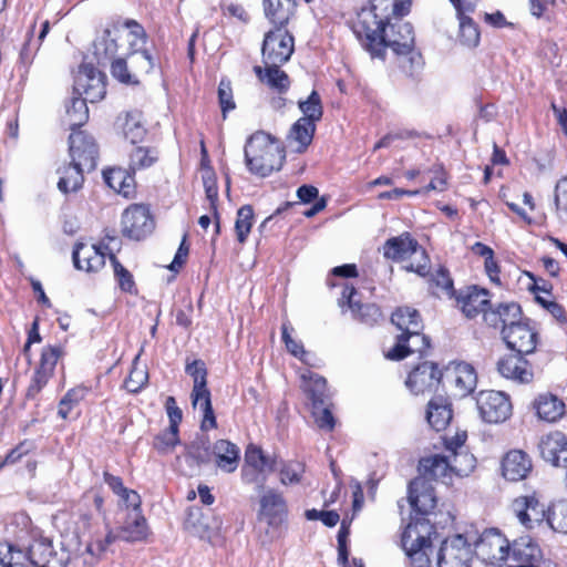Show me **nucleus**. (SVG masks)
Here are the masks:
<instances>
[{"mask_svg": "<svg viewBox=\"0 0 567 567\" xmlns=\"http://www.w3.org/2000/svg\"><path fill=\"white\" fill-rule=\"evenodd\" d=\"M132 73L135 74V79H138V74H146L152 71L154 66L152 55L142 49H134L126 55Z\"/></svg>", "mask_w": 567, "mask_h": 567, "instance_id": "46", "label": "nucleus"}, {"mask_svg": "<svg viewBox=\"0 0 567 567\" xmlns=\"http://www.w3.org/2000/svg\"><path fill=\"white\" fill-rule=\"evenodd\" d=\"M349 536V528L346 526L344 522L341 524V527L338 532V563L342 567L348 566L349 550L347 546V540Z\"/></svg>", "mask_w": 567, "mask_h": 567, "instance_id": "63", "label": "nucleus"}, {"mask_svg": "<svg viewBox=\"0 0 567 567\" xmlns=\"http://www.w3.org/2000/svg\"><path fill=\"white\" fill-rule=\"evenodd\" d=\"M194 408L199 406L203 413L200 427L204 431L215 429L217 426L216 416L213 410L210 392L203 393L202 395L192 396Z\"/></svg>", "mask_w": 567, "mask_h": 567, "instance_id": "44", "label": "nucleus"}, {"mask_svg": "<svg viewBox=\"0 0 567 567\" xmlns=\"http://www.w3.org/2000/svg\"><path fill=\"white\" fill-rule=\"evenodd\" d=\"M295 50L293 37L285 27H276L265 34L261 53L265 65L281 66Z\"/></svg>", "mask_w": 567, "mask_h": 567, "instance_id": "6", "label": "nucleus"}, {"mask_svg": "<svg viewBox=\"0 0 567 567\" xmlns=\"http://www.w3.org/2000/svg\"><path fill=\"white\" fill-rule=\"evenodd\" d=\"M72 258L76 269L87 272L97 271L105 265V256L95 245L78 243Z\"/></svg>", "mask_w": 567, "mask_h": 567, "instance_id": "25", "label": "nucleus"}, {"mask_svg": "<svg viewBox=\"0 0 567 567\" xmlns=\"http://www.w3.org/2000/svg\"><path fill=\"white\" fill-rule=\"evenodd\" d=\"M71 161L82 165L87 172L96 166L97 145L94 138L82 131L72 132L69 137Z\"/></svg>", "mask_w": 567, "mask_h": 567, "instance_id": "14", "label": "nucleus"}, {"mask_svg": "<svg viewBox=\"0 0 567 567\" xmlns=\"http://www.w3.org/2000/svg\"><path fill=\"white\" fill-rule=\"evenodd\" d=\"M315 132V123L309 122L306 118H299L291 126L287 138L291 145L296 144V152L303 153L311 144Z\"/></svg>", "mask_w": 567, "mask_h": 567, "instance_id": "35", "label": "nucleus"}, {"mask_svg": "<svg viewBox=\"0 0 567 567\" xmlns=\"http://www.w3.org/2000/svg\"><path fill=\"white\" fill-rule=\"evenodd\" d=\"M373 0L368 8H362L353 25V32L369 51L372 58H382L385 48H391L396 54L405 55L414 48V32L411 23L396 20L385 22L377 13L378 4Z\"/></svg>", "mask_w": 567, "mask_h": 567, "instance_id": "1", "label": "nucleus"}, {"mask_svg": "<svg viewBox=\"0 0 567 567\" xmlns=\"http://www.w3.org/2000/svg\"><path fill=\"white\" fill-rule=\"evenodd\" d=\"M383 256L393 261H403L419 250V243L410 235L403 233L396 237L389 238L383 247Z\"/></svg>", "mask_w": 567, "mask_h": 567, "instance_id": "27", "label": "nucleus"}, {"mask_svg": "<svg viewBox=\"0 0 567 567\" xmlns=\"http://www.w3.org/2000/svg\"><path fill=\"white\" fill-rule=\"evenodd\" d=\"M409 503L420 515L430 514L436 506L434 488L425 477H416L409 485Z\"/></svg>", "mask_w": 567, "mask_h": 567, "instance_id": "20", "label": "nucleus"}, {"mask_svg": "<svg viewBox=\"0 0 567 567\" xmlns=\"http://www.w3.org/2000/svg\"><path fill=\"white\" fill-rule=\"evenodd\" d=\"M25 554V561L33 567H68L74 564L70 551L64 548L55 549L49 538H37L29 545Z\"/></svg>", "mask_w": 567, "mask_h": 567, "instance_id": "8", "label": "nucleus"}, {"mask_svg": "<svg viewBox=\"0 0 567 567\" xmlns=\"http://www.w3.org/2000/svg\"><path fill=\"white\" fill-rule=\"evenodd\" d=\"M177 444H179L178 429L173 426H168L166 430L158 433L153 440V447L159 454L171 453Z\"/></svg>", "mask_w": 567, "mask_h": 567, "instance_id": "52", "label": "nucleus"}, {"mask_svg": "<svg viewBox=\"0 0 567 567\" xmlns=\"http://www.w3.org/2000/svg\"><path fill=\"white\" fill-rule=\"evenodd\" d=\"M512 509L522 525L532 529L547 523L548 509L535 495L519 496L513 501Z\"/></svg>", "mask_w": 567, "mask_h": 567, "instance_id": "17", "label": "nucleus"}, {"mask_svg": "<svg viewBox=\"0 0 567 567\" xmlns=\"http://www.w3.org/2000/svg\"><path fill=\"white\" fill-rule=\"evenodd\" d=\"M51 377V373L44 372L37 368L32 381L27 390V398L34 399L38 393L45 386Z\"/></svg>", "mask_w": 567, "mask_h": 567, "instance_id": "64", "label": "nucleus"}, {"mask_svg": "<svg viewBox=\"0 0 567 567\" xmlns=\"http://www.w3.org/2000/svg\"><path fill=\"white\" fill-rule=\"evenodd\" d=\"M509 546L496 529L485 530L476 543V555L485 564L499 567L509 557Z\"/></svg>", "mask_w": 567, "mask_h": 567, "instance_id": "12", "label": "nucleus"}, {"mask_svg": "<svg viewBox=\"0 0 567 567\" xmlns=\"http://www.w3.org/2000/svg\"><path fill=\"white\" fill-rule=\"evenodd\" d=\"M421 477L429 480H441L444 484H449L453 477L451 458L447 455L435 454L424 457L420 461Z\"/></svg>", "mask_w": 567, "mask_h": 567, "instance_id": "26", "label": "nucleus"}, {"mask_svg": "<svg viewBox=\"0 0 567 567\" xmlns=\"http://www.w3.org/2000/svg\"><path fill=\"white\" fill-rule=\"evenodd\" d=\"M212 456L213 450L210 451L208 440L198 437L186 446L184 454L177 457V462L185 475L193 476L202 465L210 462Z\"/></svg>", "mask_w": 567, "mask_h": 567, "instance_id": "18", "label": "nucleus"}, {"mask_svg": "<svg viewBox=\"0 0 567 567\" xmlns=\"http://www.w3.org/2000/svg\"><path fill=\"white\" fill-rule=\"evenodd\" d=\"M254 221V209L250 205L241 206L237 212L235 230L239 243H245Z\"/></svg>", "mask_w": 567, "mask_h": 567, "instance_id": "54", "label": "nucleus"}, {"mask_svg": "<svg viewBox=\"0 0 567 567\" xmlns=\"http://www.w3.org/2000/svg\"><path fill=\"white\" fill-rule=\"evenodd\" d=\"M443 378V373L433 362H422L415 367L408 377L406 386L414 394L437 391Z\"/></svg>", "mask_w": 567, "mask_h": 567, "instance_id": "15", "label": "nucleus"}, {"mask_svg": "<svg viewBox=\"0 0 567 567\" xmlns=\"http://www.w3.org/2000/svg\"><path fill=\"white\" fill-rule=\"evenodd\" d=\"M123 29L118 24L106 27L93 42L94 55L99 63H106L113 60L117 53V41L121 39Z\"/></svg>", "mask_w": 567, "mask_h": 567, "instance_id": "23", "label": "nucleus"}, {"mask_svg": "<svg viewBox=\"0 0 567 567\" xmlns=\"http://www.w3.org/2000/svg\"><path fill=\"white\" fill-rule=\"evenodd\" d=\"M158 159V152L146 146H134L130 152L128 168L133 173L154 165Z\"/></svg>", "mask_w": 567, "mask_h": 567, "instance_id": "40", "label": "nucleus"}, {"mask_svg": "<svg viewBox=\"0 0 567 567\" xmlns=\"http://www.w3.org/2000/svg\"><path fill=\"white\" fill-rule=\"evenodd\" d=\"M155 223L147 206L133 204L122 215V233L134 240L144 239L154 230Z\"/></svg>", "mask_w": 567, "mask_h": 567, "instance_id": "13", "label": "nucleus"}, {"mask_svg": "<svg viewBox=\"0 0 567 567\" xmlns=\"http://www.w3.org/2000/svg\"><path fill=\"white\" fill-rule=\"evenodd\" d=\"M285 161V153L279 144L265 132L252 134L245 145V162L251 174L260 177L279 171Z\"/></svg>", "mask_w": 567, "mask_h": 567, "instance_id": "4", "label": "nucleus"}, {"mask_svg": "<svg viewBox=\"0 0 567 567\" xmlns=\"http://www.w3.org/2000/svg\"><path fill=\"white\" fill-rule=\"evenodd\" d=\"M447 457L456 476H467L475 468L476 460L466 450L449 453Z\"/></svg>", "mask_w": 567, "mask_h": 567, "instance_id": "49", "label": "nucleus"}, {"mask_svg": "<svg viewBox=\"0 0 567 567\" xmlns=\"http://www.w3.org/2000/svg\"><path fill=\"white\" fill-rule=\"evenodd\" d=\"M453 381L461 396L471 393L477 382L475 370L467 363H457L453 369Z\"/></svg>", "mask_w": 567, "mask_h": 567, "instance_id": "39", "label": "nucleus"}, {"mask_svg": "<svg viewBox=\"0 0 567 567\" xmlns=\"http://www.w3.org/2000/svg\"><path fill=\"white\" fill-rule=\"evenodd\" d=\"M111 262L113 265L114 275L118 281L120 288L123 291L131 292L134 288V280L132 275L127 269H125L121 262L116 259L114 255H111L110 257Z\"/></svg>", "mask_w": 567, "mask_h": 567, "instance_id": "60", "label": "nucleus"}, {"mask_svg": "<svg viewBox=\"0 0 567 567\" xmlns=\"http://www.w3.org/2000/svg\"><path fill=\"white\" fill-rule=\"evenodd\" d=\"M554 214L560 224L567 225V176L558 179L555 185Z\"/></svg>", "mask_w": 567, "mask_h": 567, "instance_id": "43", "label": "nucleus"}, {"mask_svg": "<svg viewBox=\"0 0 567 567\" xmlns=\"http://www.w3.org/2000/svg\"><path fill=\"white\" fill-rule=\"evenodd\" d=\"M292 331V328L290 327L289 322H284L281 326V338L282 341L287 348V350L295 357L299 358L302 361H306L305 357L308 354L307 351L303 348V344L295 340L290 332Z\"/></svg>", "mask_w": 567, "mask_h": 567, "instance_id": "58", "label": "nucleus"}, {"mask_svg": "<svg viewBox=\"0 0 567 567\" xmlns=\"http://www.w3.org/2000/svg\"><path fill=\"white\" fill-rule=\"evenodd\" d=\"M85 99L78 94H73L70 101L65 105V123L70 130L75 132L76 128L81 127L89 120V109Z\"/></svg>", "mask_w": 567, "mask_h": 567, "instance_id": "38", "label": "nucleus"}, {"mask_svg": "<svg viewBox=\"0 0 567 567\" xmlns=\"http://www.w3.org/2000/svg\"><path fill=\"white\" fill-rule=\"evenodd\" d=\"M106 185L114 192L130 197L134 193L135 179L123 168H111L103 173Z\"/></svg>", "mask_w": 567, "mask_h": 567, "instance_id": "34", "label": "nucleus"}, {"mask_svg": "<svg viewBox=\"0 0 567 567\" xmlns=\"http://www.w3.org/2000/svg\"><path fill=\"white\" fill-rule=\"evenodd\" d=\"M391 321L402 331L396 338V343L386 358L402 360L411 353L424 355L430 348V340L422 334L423 324L417 310L410 307L398 308L391 316Z\"/></svg>", "mask_w": 567, "mask_h": 567, "instance_id": "3", "label": "nucleus"}, {"mask_svg": "<svg viewBox=\"0 0 567 567\" xmlns=\"http://www.w3.org/2000/svg\"><path fill=\"white\" fill-rule=\"evenodd\" d=\"M123 133L127 141L133 145L142 141L146 134L145 127L142 125L136 114H127L123 125Z\"/></svg>", "mask_w": 567, "mask_h": 567, "instance_id": "56", "label": "nucleus"}, {"mask_svg": "<svg viewBox=\"0 0 567 567\" xmlns=\"http://www.w3.org/2000/svg\"><path fill=\"white\" fill-rule=\"evenodd\" d=\"M507 348L514 353L507 354L497 362L502 377L519 384L534 380V370L526 355L534 353L538 343V333L529 321L520 320L501 331Z\"/></svg>", "mask_w": 567, "mask_h": 567, "instance_id": "2", "label": "nucleus"}, {"mask_svg": "<svg viewBox=\"0 0 567 567\" xmlns=\"http://www.w3.org/2000/svg\"><path fill=\"white\" fill-rule=\"evenodd\" d=\"M534 405L538 417L547 422H555L565 413V404L553 394L539 395Z\"/></svg>", "mask_w": 567, "mask_h": 567, "instance_id": "36", "label": "nucleus"}, {"mask_svg": "<svg viewBox=\"0 0 567 567\" xmlns=\"http://www.w3.org/2000/svg\"><path fill=\"white\" fill-rule=\"evenodd\" d=\"M508 559L513 561L511 567H536L540 559V549L530 537H519L509 546Z\"/></svg>", "mask_w": 567, "mask_h": 567, "instance_id": "24", "label": "nucleus"}, {"mask_svg": "<svg viewBox=\"0 0 567 567\" xmlns=\"http://www.w3.org/2000/svg\"><path fill=\"white\" fill-rule=\"evenodd\" d=\"M547 525L557 533L567 534V499L548 508Z\"/></svg>", "mask_w": 567, "mask_h": 567, "instance_id": "45", "label": "nucleus"}, {"mask_svg": "<svg viewBox=\"0 0 567 567\" xmlns=\"http://www.w3.org/2000/svg\"><path fill=\"white\" fill-rule=\"evenodd\" d=\"M218 102L221 109L223 117L227 116L229 111L235 110L236 103L234 101V94L231 83L228 79L224 78L220 80L218 85Z\"/></svg>", "mask_w": 567, "mask_h": 567, "instance_id": "57", "label": "nucleus"}, {"mask_svg": "<svg viewBox=\"0 0 567 567\" xmlns=\"http://www.w3.org/2000/svg\"><path fill=\"white\" fill-rule=\"evenodd\" d=\"M312 415L315 417V421L317 425L321 430L326 431H332L334 427V417L332 415V412L330 410L329 402H327L320 409H312Z\"/></svg>", "mask_w": 567, "mask_h": 567, "instance_id": "62", "label": "nucleus"}, {"mask_svg": "<svg viewBox=\"0 0 567 567\" xmlns=\"http://www.w3.org/2000/svg\"><path fill=\"white\" fill-rule=\"evenodd\" d=\"M185 371L188 375L193 378L194 386L192 391V396L202 395L203 393L209 392L207 389V370L205 363L202 360H194L192 362H187Z\"/></svg>", "mask_w": 567, "mask_h": 567, "instance_id": "41", "label": "nucleus"}, {"mask_svg": "<svg viewBox=\"0 0 567 567\" xmlns=\"http://www.w3.org/2000/svg\"><path fill=\"white\" fill-rule=\"evenodd\" d=\"M476 405L482 420L486 423H503L512 415L509 396L502 391H481L476 396Z\"/></svg>", "mask_w": 567, "mask_h": 567, "instance_id": "10", "label": "nucleus"}, {"mask_svg": "<svg viewBox=\"0 0 567 567\" xmlns=\"http://www.w3.org/2000/svg\"><path fill=\"white\" fill-rule=\"evenodd\" d=\"M264 11L276 27H285L289 21V10L281 0H264Z\"/></svg>", "mask_w": 567, "mask_h": 567, "instance_id": "53", "label": "nucleus"}, {"mask_svg": "<svg viewBox=\"0 0 567 567\" xmlns=\"http://www.w3.org/2000/svg\"><path fill=\"white\" fill-rule=\"evenodd\" d=\"M305 466L297 461L282 462L279 468L280 482L284 485L298 484L302 478Z\"/></svg>", "mask_w": 567, "mask_h": 567, "instance_id": "55", "label": "nucleus"}, {"mask_svg": "<svg viewBox=\"0 0 567 567\" xmlns=\"http://www.w3.org/2000/svg\"><path fill=\"white\" fill-rule=\"evenodd\" d=\"M522 319V309L516 302H501L494 307L489 305L488 311H484L486 324L496 329L501 328L502 331Z\"/></svg>", "mask_w": 567, "mask_h": 567, "instance_id": "21", "label": "nucleus"}, {"mask_svg": "<svg viewBox=\"0 0 567 567\" xmlns=\"http://www.w3.org/2000/svg\"><path fill=\"white\" fill-rule=\"evenodd\" d=\"M259 503L258 519L268 525L266 533L270 539L278 538L287 519L288 508L286 499L279 492L268 489L260 497Z\"/></svg>", "mask_w": 567, "mask_h": 567, "instance_id": "7", "label": "nucleus"}, {"mask_svg": "<svg viewBox=\"0 0 567 567\" xmlns=\"http://www.w3.org/2000/svg\"><path fill=\"white\" fill-rule=\"evenodd\" d=\"M434 525L424 517L412 519L401 536L402 548L412 567H430L433 554Z\"/></svg>", "mask_w": 567, "mask_h": 567, "instance_id": "5", "label": "nucleus"}, {"mask_svg": "<svg viewBox=\"0 0 567 567\" xmlns=\"http://www.w3.org/2000/svg\"><path fill=\"white\" fill-rule=\"evenodd\" d=\"M239 454V447L228 440H218L213 445L216 466L225 473H233L237 470Z\"/></svg>", "mask_w": 567, "mask_h": 567, "instance_id": "30", "label": "nucleus"}, {"mask_svg": "<svg viewBox=\"0 0 567 567\" xmlns=\"http://www.w3.org/2000/svg\"><path fill=\"white\" fill-rule=\"evenodd\" d=\"M302 389L311 401L312 409H320L330 400L324 378L308 371L302 374Z\"/></svg>", "mask_w": 567, "mask_h": 567, "instance_id": "32", "label": "nucleus"}, {"mask_svg": "<svg viewBox=\"0 0 567 567\" xmlns=\"http://www.w3.org/2000/svg\"><path fill=\"white\" fill-rule=\"evenodd\" d=\"M298 107L303 114L301 118H306L309 122L316 124L322 117L323 106L320 94L316 90H313L306 100H300Z\"/></svg>", "mask_w": 567, "mask_h": 567, "instance_id": "42", "label": "nucleus"}, {"mask_svg": "<svg viewBox=\"0 0 567 567\" xmlns=\"http://www.w3.org/2000/svg\"><path fill=\"white\" fill-rule=\"evenodd\" d=\"M413 256L416 257L415 261H411L409 265L404 266L405 270L415 272L422 277L426 276L430 271V259L425 249L419 245V250H415Z\"/></svg>", "mask_w": 567, "mask_h": 567, "instance_id": "61", "label": "nucleus"}, {"mask_svg": "<svg viewBox=\"0 0 567 567\" xmlns=\"http://www.w3.org/2000/svg\"><path fill=\"white\" fill-rule=\"evenodd\" d=\"M85 171L84 166L76 165L72 161L70 164L63 165L58 169V174H60L58 188L64 194L79 190L84 182L83 173Z\"/></svg>", "mask_w": 567, "mask_h": 567, "instance_id": "33", "label": "nucleus"}, {"mask_svg": "<svg viewBox=\"0 0 567 567\" xmlns=\"http://www.w3.org/2000/svg\"><path fill=\"white\" fill-rule=\"evenodd\" d=\"M532 468L530 457L522 450H512L502 460V475L511 482L525 480Z\"/></svg>", "mask_w": 567, "mask_h": 567, "instance_id": "22", "label": "nucleus"}, {"mask_svg": "<svg viewBox=\"0 0 567 567\" xmlns=\"http://www.w3.org/2000/svg\"><path fill=\"white\" fill-rule=\"evenodd\" d=\"M472 559V545L460 534L442 540L435 554L437 567H471Z\"/></svg>", "mask_w": 567, "mask_h": 567, "instance_id": "9", "label": "nucleus"}, {"mask_svg": "<svg viewBox=\"0 0 567 567\" xmlns=\"http://www.w3.org/2000/svg\"><path fill=\"white\" fill-rule=\"evenodd\" d=\"M148 527L142 511L126 512L125 519L118 529V537L126 542H141L146 539Z\"/></svg>", "mask_w": 567, "mask_h": 567, "instance_id": "31", "label": "nucleus"}, {"mask_svg": "<svg viewBox=\"0 0 567 567\" xmlns=\"http://www.w3.org/2000/svg\"><path fill=\"white\" fill-rule=\"evenodd\" d=\"M460 30L458 40L461 44L467 48H475L480 43L481 33L477 24L472 18H457Z\"/></svg>", "mask_w": 567, "mask_h": 567, "instance_id": "47", "label": "nucleus"}, {"mask_svg": "<svg viewBox=\"0 0 567 567\" xmlns=\"http://www.w3.org/2000/svg\"><path fill=\"white\" fill-rule=\"evenodd\" d=\"M106 76L94 65L84 63L80 66L74 80L73 94H78L95 103L104 99L106 94Z\"/></svg>", "mask_w": 567, "mask_h": 567, "instance_id": "11", "label": "nucleus"}, {"mask_svg": "<svg viewBox=\"0 0 567 567\" xmlns=\"http://www.w3.org/2000/svg\"><path fill=\"white\" fill-rule=\"evenodd\" d=\"M61 353V348L56 346H48L43 348L38 369L53 374Z\"/></svg>", "mask_w": 567, "mask_h": 567, "instance_id": "59", "label": "nucleus"}, {"mask_svg": "<svg viewBox=\"0 0 567 567\" xmlns=\"http://www.w3.org/2000/svg\"><path fill=\"white\" fill-rule=\"evenodd\" d=\"M87 393L89 389L82 385L70 389L60 400L58 415L65 420L72 409L84 400Z\"/></svg>", "mask_w": 567, "mask_h": 567, "instance_id": "48", "label": "nucleus"}, {"mask_svg": "<svg viewBox=\"0 0 567 567\" xmlns=\"http://www.w3.org/2000/svg\"><path fill=\"white\" fill-rule=\"evenodd\" d=\"M426 420L435 431L445 430L452 420L451 402L446 396L437 394L429 401Z\"/></svg>", "mask_w": 567, "mask_h": 567, "instance_id": "28", "label": "nucleus"}, {"mask_svg": "<svg viewBox=\"0 0 567 567\" xmlns=\"http://www.w3.org/2000/svg\"><path fill=\"white\" fill-rule=\"evenodd\" d=\"M254 71L258 79L279 93H285L290 86L288 74L280 66L265 65L255 66Z\"/></svg>", "mask_w": 567, "mask_h": 567, "instance_id": "37", "label": "nucleus"}, {"mask_svg": "<svg viewBox=\"0 0 567 567\" xmlns=\"http://www.w3.org/2000/svg\"><path fill=\"white\" fill-rule=\"evenodd\" d=\"M540 456L556 467H567V436L559 431L542 436L538 443Z\"/></svg>", "mask_w": 567, "mask_h": 567, "instance_id": "19", "label": "nucleus"}, {"mask_svg": "<svg viewBox=\"0 0 567 567\" xmlns=\"http://www.w3.org/2000/svg\"><path fill=\"white\" fill-rule=\"evenodd\" d=\"M25 554L11 543L0 542V565L2 567H22Z\"/></svg>", "mask_w": 567, "mask_h": 567, "instance_id": "50", "label": "nucleus"}, {"mask_svg": "<svg viewBox=\"0 0 567 567\" xmlns=\"http://www.w3.org/2000/svg\"><path fill=\"white\" fill-rule=\"evenodd\" d=\"M111 62V74L118 82L127 85L138 84V79L132 73L127 58H114Z\"/></svg>", "mask_w": 567, "mask_h": 567, "instance_id": "51", "label": "nucleus"}, {"mask_svg": "<svg viewBox=\"0 0 567 567\" xmlns=\"http://www.w3.org/2000/svg\"><path fill=\"white\" fill-rule=\"evenodd\" d=\"M488 291L485 289H477L476 287L468 288L467 291L461 292L457 297V303L462 312L470 319L475 318L478 313L488 311L489 301L487 299Z\"/></svg>", "mask_w": 567, "mask_h": 567, "instance_id": "29", "label": "nucleus"}, {"mask_svg": "<svg viewBox=\"0 0 567 567\" xmlns=\"http://www.w3.org/2000/svg\"><path fill=\"white\" fill-rule=\"evenodd\" d=\"M357 295L358 292L353 286L346 285L338 301L341 309L344 311L347 307L351 311L353 319L362 323L369 326L377 323L382 317L380 308L374 303H361L355 298Z\"/></svg>", "mask_w": 567, "mask_h": 567, "instance_id": "16", "label": "nucleus"}]
</instances>
